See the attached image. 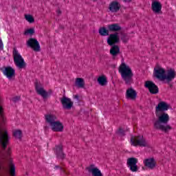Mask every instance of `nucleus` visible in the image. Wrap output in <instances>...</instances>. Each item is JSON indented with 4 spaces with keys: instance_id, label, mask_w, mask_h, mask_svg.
<instances>
[{
    "instance_id": "obj_1",
    "label": "nucleus",
    "mask_w": 176,
    "mask_h": 176,
    "mask_svg": "<svg viewBox=\"0 0 176 176\" xmlns=\"http://www.w3.org/2000/svg\"><path fill=\"white\" fill-rule=\"evenodd\" d=\"M158 119L153 122V127L155 130H160L164 133H168L171 130V126L167 124L170 122V116L167 113H162L160 116H157Z\"/></svg>"
},
{
    "instance_id": "obj_2",
    "label": "nucleus",
    "mask_w": 176,
    "mask_h": 176,
    "mask_svg": "<svg viewBox=\"0 0 176 176\" xmlns=\"http://www.w3.org/2000/svg\"><path fill=\"white\" fill-rule=\"evenodd\" d=\"M119 72L126 85H131L133 82V76H134V74L130 66L124 63H121L119 67Z\"/></svg>"
},
{
    "instance_id": "obj_3",
    "label": "nucleus",
    "mask_w": 176,
    "mask_h": 176,
    "mask_svg": "<svg viewBox=\"0 0 176 176\" xmlns=\"http://www.w3.org/2000/svg\"><path fill=\"white\" fill-rule=\"evenodd\" d=\"M12 56L14 58V63L16 67L19 68V69H23V68H25L27 64L25 63V61H24V58H23V56H21L20 53H19L17 49H13Z\"/></svg>"
},
{
    "instance_id": "obj_4",
    "label": "nucleus",
    "mask_w": 176,
    "mask_h": 176,
    "mask_svg": "<svg viewBox=\"0 0 176 176\" xmlns=\"http://www.w3.org/2000/svg\"><path fill=\"white\" fill-rule=\"evenodd\" d=\"M131 144L133 146H142L144 148L149 146L148 142L142 135L132 136L131 138Z\"/></svg>"
},
{
    "instance_id": "obj_5",
    "label": "nucleus",
    "mask_w": 176,
    "mask_h": 176,
    "mask_svg": "<svg viewBox=\"0 0 176 176\" xmlns=\"http://www.w3.org/2000/svg\"><path fill=\"white\" fill-rule=\"evenodd\" d=\"M0 145H1L3 151H6L8 145H9V134L6 131L0 133Z\"/></svg>"
},
{
    "instance_id": "obj_6",
    "label": "nucleus",
    "mask_w": 176,
    "mask_h": 176,
    "mask_svg": "<svg viewBox=\"0 0 176 176\" xmlns=\"http://www.w3.org/2000/svg\"><path fill=\"white\" fill-rule=\"evenodd\" d=\"M137 163H138V159L135 157H130L127 160V166L132 173H137V171H138V166H137Z\"/></svg>"
},
{
    "instance_id": "obj_7",
    "label": "nucleus",
    "mask_w": 176,
    "mask_h": 176,
    "mask_svg": "<svg viewBox=\"0 0 176 176\" xmlns=\"http://www.w3.org/2000/svg\"><path fill=\"white\" fill-rule=\"evenodd\" d=\"M26 44L28 47H31L34 52H41V45H39V42L36 38H29Z\"/></svg>"
},
{
    "instance_id": "obj_8",
    "label": "nucleus",
    "mask_w": 176,
    "mask_h": 176,
    "mask_svg": "<svg viewBox=\"0 0 176 176\" xmlns=\"http://www.w3.org/2000/svg\"><path fill=\"white\" fill-rule=\"evenodd\" d=\"M35 90L39 96H41L43 98H47L49 97V93L46 91L42 87V84L38 81H36L34 83Z\"/></svg>"
},
{
    "instance_id": "obj_9",
    "label": "nucleus",
    "mask_w": 176,
    "mask_h": 176,
    "mask_svg": "<svg viewBox=\"0 0 176 176\" xmlns=\"http://www.w3.org/2000/svg\"><path fill=\"white\" fill-rule=\"evenodd\" d=\"M120 38H119V33L115 32L114 34H109L107 38V44L109 46L116 45V43H119Z\"/></svg>"
},
{
    "instance_id": "obj_10",
    "label": "nucleus",
    "mask_w": 176,
    "mask_h": 176,
    "mask_svg": "<svg viewBox=\"0 0 176 176\" xmlns=\"http://www.w3.org/2000/svg\"><path fill=\"white\" fill-rule=\"evenodd\" d=\"M144 86L148 89L151 94H157V93H159V87L151 80L146 81Z\"/></svg>"
},
{
    "instance_id": "obj_11",
    "label": "nucleus",
    "mask_w": 176,
    "mask_h": 176,
    "mask_svg": "<svg viewBox=\"0 0 176 176\" xmlns=\"http://www.w3.org/2000/svg\"><path fill=\"white\" fill-rule=\"evenodd\" d=\"M168 108H170V105L167 102L164 101L160 102L155 107L156 116H157L158 112H166V111H168Z\"/></svg>"
},
{
    "instance_id": "obj_12",
    "label": "nucleus",
    "mask_w": 176,
    "mask_h": 176,
    "mask_svg": "<svg viewBox=\"0 0 176 176\" xmlns=\"http://www.w3.org/2000/svg\"><path fill=\"white\" fill-rule=\"evenodd\" d=\"M60 102L64 109H71L74 107V102L71 100V98L63 96L60 98Z\"/></svg>"
},
{
    "instance_id": "obj_13",
    "label": "nucleus",
    "mask_w": 176,
    "mask_h": 176,
    "mask_svg": "<svg viewBox=\"0 0 176 176\" xmlns=\"http://www.w3.org/2000/svg\"><path fill=\"white\" fill-rule=\"evenodd\" d=\"M176 78V72L174 69H169L167 70L166 74H165V77L164 80H166L168 83L170 82H173L174 79Z\"/></svg>"
},
{
    "instance_id": "obj_14",
    "label": "nucleus",
    "mask_w": 176,
    "mask_h": 176,
    "mask_svg": "<svg viewBox=\"0 0 176 176\" xmlns=\"http://www.w3.org/2000/svg\"><path fill=\"white\" fill-rule=\"evenodd\" d=\"M166 76V70L161 67L154 68V76L157 79H160V80H164V77Z\"/></svg>"
},
{
    "instance_id": "obj_15",
    "label": "nucleus",
    "mask_w": 176,
    "mask_h": 176,
    "mask_svg": "<svg viewBox=\"0 0 176 176\" xmlns=\"http://www.w3.org/2000/svg\"><path fill=\"white\" fill-rule=\"evenodd\" d=\"M143 163L145 167L149 168V170H153L156 167V160L153 157H149L143 160Z\"/></svg>"
},
{
    "instance_id": "obj_16",
    "label": "nucleus",
    "mask_w": 176,
    "mask_h": 176,
    "mask_svg": "<svg viewBox=\"0 0 176 176\" xmlns=\"http://www.w3.org/2000/svg\"><path fill=\"white\" fill-rule=\"evenodd\" d=\"M50 127L52 131H55L56 133H60L64 130V125H63V123L60 121H55L50 125Z\"/></svg>"
},
{
    "instance_id": "obj_17",
    "label": "nucleus",
    "mask_w": 176,
    "mask_h": 176,
    "mask_svg": "<svg viewBox=\"0 0 176 176\" xmlns=\"http://www.w3.org/2000/svg\"><path fill=\"white\" fill-rule=\"evenodd\" d=\"M109 10L111 13H118L120 10V3L116 1H113L109 5Z\"/></svg>"
},
{
    "instance_id": "obj_18",
    "label": "nucleus",
    "mask_w": 176,
    "mask_h": 176,
    "mask_svg": "<svg viewBox=\"0 0 176 176\" xmlns=\"http://www.w3.org/2000/svg\"><path fill=\"white\" fill-rule=\"evenodd\" d=\"M3 74L8 79H12V78L16 75V70H14V69H13L12 67H7L3 71Z\"/></svg>"
},
{
    "instance_id": "obj_19",
    "label": "nucleus",
    "mask_w": 176,
    "mask_h": 176,
    "mask_svg": "<svg viewBox=\"0 0 176 176\" xmlns=\"http://www.w3.org/2000/svg\"><path fill=\"white\" fill-rule=\"evenodd\" d=\"M54 151L58 159H65V154L63 151V146L61 145L56 146L55 148H54Z\"/></svg>"
},
{
    "instance_id": "obj_20",
    "label": "nucleus",
    "mask_w": 176,
    "mask_h": 176,
    "mask_svg": "<svg viewBox=\"0 0 176 176\" xmlns=\"http://www.w3.org/2000/svg\"><path fill=\"white\" fill-rule=\"evenodd\" d=\"M126 98L127 100H135L137 98V91L133 88H129L126 89Z\"/></svg>"
},
{
    "instance_id": "obj_21",
    "label": "nucleus",
    "mask_w": 176,
    "mask_h": 176,
    "mask_svg": "<svg viewBox=\"0 0 176 176\" xmlns=\"http://www.w3.org/2000/svg\"><path fill=\"white\" fill-rule=\"evenodd\" d=\"M151 9L154 13H160L162 12V3L157 1H153Z\"/></svg>"
},
{
    "instance_id": "obj_22",
    "label": "nucleus",
    "mask_w": 176,
    "mask_h": 176,
    "mask_svg": "<svg viewBox=\"0 0 176 176\" xmlns=\"http://www.w3.org/2000/svg\"><path fill=\"white\" fill-rule=\"evenodd\" d=\"M45 122L51 126L53 124L56 120H57V116H56L54 114H47L45 116Z\"/></svg>"
},
{
    "instance_id": "obj_23",
    "label": "nucleus",
    "mask_w": 176,
    "mask_h": 176,
    "mask_svg": "<svg viewBox=\"0 0 176 176\" xmlns=\"http://www.w3.org/2000/svg\"><path fill=\"white\" fill-rule=\"evenodd\" d=\"M94 165H91L90 167L88 168V171L91 173L92 176H104L101 173V170L98 169V168H94Z\"/></svg>"
},
{
    "instance_id": "obj_24",
    "label": "nucleus",
    "mask_w": 176,
    "mask_h": 176,
    "mask_svg": "<svg viewBox=\"0 0 176 176\" xmlns=\"http://www.w3.org/2000/svg\"><path fill=\"white\" fill-rule=\"evenodd\" d=\"M110 54L112 55V57H116L119 53H120V47L118 45H110Z\"/></svg>"
},
{
    "instance_id": "obj_25",
    "label": "nucleus",
    "mask_w": 176,
    "mask_h": 176,
    "mask_svg": "<svg viewBox=\"0 0 176 176\" xmlns=\"http://www.w3.org/2000/svg\"><path fill=\"white\" fill-rule=\"evenodd\" d=\"M107 28L111 32H118V31H120V30H122V28L118 23L108 25Z\"/></svg>"
},
{
    "instance_id": "obj_26",
    "label": "nucleus",
    "mask_w": 176,
    "mask_h": 176,
    "mask_svg": "<svg viewBox=\"0 0 176 176\" xmlns=\"http://www.w3.org/2000/svg\"><path fill=\"white\" fill-rule=\"evenodd\" d=\"M98 32L101 36H108L109 35V30H107L105 27L100 28Z\"/></svg>"
},
{
    "instance_id": "obj_27",
    "label": "nucleus",
    "mask_w": 176,
    "mask_h": 176,
    "mask_svg": "<svg viewBox=\"0 0 176 176\" xmlns=\"http://www.w3.org/2000/svg\"><path fill=\"white\" fill-rule=\"evenodd\" d=\"M98 82L100 86H105L108 81L107 80V77L105 76H100L98 78Z\"/></svg>"
},
{
    "instance_id": "obj_28",
    "label": "nucleus",
    "mask_w": 176,
    "mask_h": 176,
    "mask_svg": "<svg viewBox=\"0 0 176 176\" xmlns=\"http://www.w3.org/2000/svg\"><path fill=\"white\" fill-rule=\"evenodd\" d=\"M76 85L78 86V87H85V80L82 78H78L76 80Z\"/></svg>"
},
{
    "instance_id": "obj_29",
    "label": "nucleus",
    "mask_w": 176,
    "mask_h": 176,
    "mask_svg": "<svg viewBox=\"0 0 176 176\" xmlns=\"http://www.w3.org/2000/svg\"><path fill=\"white\" fill-rule=\"evenodd\" d=\"M25 19L28 23H32L35 21V19L32 15L28 14L25 15Z\"/></svg>"
},
{
    "instance_id": "obj_30",
    "label": "nucleus",
    "mask_w": 176,
    "mask_h": 176,
    "mask_svg": "<svg viewBox=\"0 0 176 176\" xmlns=\"http://www.w3.org/2000/svg\"><path fill=\"white\" fill-rule=\"evenodd\" d=\"M34 34H35V30L34 28L28 29L23 33L24 35H34Z\"/></svg>"
},
{
    "instance_id": "obj_31",
    "label": "nucleus",
    "mask_w": 176,
    "mask_h": 176,
    "mask_svg": "<svg viewBox=\"0 0 176 176\" xmlns=\"http://www.w3.org/2000/svg\"><path fill=\"white\" fill-rule=\"evenodd\" d=\"M21 134H22V132L21 130H16L13 133L14 137H16V138H19V140L21 139Z\"/></svg>"
},
{
    "instance_id": "obj_32",
    "label": "nucleus",
    "mask_w": 176,
    "mask_h": 176,
    "mask_svg": "<svg viewBox=\"0 0 176 176\" xmlns=\"http://www.w3.org/2000/svg\"><path fill=\"white\" fill-rule=\"evenodd\" d=\"M10 174L11 176L16 175V168L14 167V165L11 164L10 167Z\"/></svg>"
},
{
    "instance_id": "obj_33",
    "label": "nucleus",
    "mask_w": 176,
    "mask_h": 176,
    "mask_svg": "<svg viewBox=\"0 0 176 176\" xmlns=\"http://www.w3.org/2000/svg\"><path fill=\"white\" fill-rule=\"evenodd\" d=\"M118 134L119 135H121V137H123L124 135H125L124 130H123V129L122 128H120L118 131Z\"/></svg>"
},
{
    "instance_id": "obj_34",
    "label": "nucleus",
    "mask_w": 176,
    "mask_h": 176,
    "mask_svg": "<svg viewBox=\"0 0 176 176\" xmlns=\"http://www.w3.org/2000/svg\"><path fill=\"white\" fill-rule=\"evenodd\" d=\"M121 40L122 41V42H124V43H126V42H127L128 41L127 36L125 34H122Z\"/></svg>"
},
{
    "instance_id": "obj_35",
    "label": "nucleus",
    "mask_w": 176,
    "mask_h": 176,
    "mask_svg": "<svg viewBox=\"0 0 176 176\" xmlns=\"http://www.w3.org/2000/svg\"><path fill=\"white\" fill-rule=\"evenodd\" d=\"M13 102H17V101H20V96H15L12 98Z\"/></svg>"
},
{
    "instance_id": "obj_36",
    "label": "nucleus",
    "mask_w": 176,
    "mask_h": 176,
    "mask_svg": "<svg viewBox=\"0 0 176 176\" xmlns=\"http://www.w3.org/2000/svg\"><path fill=\"white\" fill-rule=\"evenodd\" d=\"M0 116L1 118H3V108H2V107L0 106Z\"/></svg>"
},
{
    "instance_id": "obj_37",
    "label": "nucleus",
    "mask_w": 176,
    "mask_h": 176,
    "mask_svg": "<svg viewBox=\"0 0 176 176\" xmlns=\"http://www.w3.org/2000/svg\"><path fill=\"white\" fill-rule=\"evenodd\" d=\"M10 153H12V151L10 150V148H8L6 151L7 156H10Z\"/></svg>"
},
{
    "instance_id": "obj_38",
    "label": "nucleus",
    "mask_w": 176,
    "mask_h": 176,
    "mask_svg": "<svg viewBox=\"0 0 176 176\" xmlns=\"http://www.w3.org/2000/svg\"><path fill=\"white\" fill-rule=\"evenodd\" d=\"M0 50H3V43L1 39H0Z\"/></svg>"
},
{
    "instance_id": "obj_39",
    "label": "nucleus",
    "mask_w": 176,
    "mask_h": 176,
    "mask_svg": "<svg viewBox=\"0 0 176 176\" xmlns=\"http://www.w3.org/2000/svg\"><path fill=\"white\" fill-rule=\"evenodd\" d=\"M58 168H60V170H61L62 171H65V170H64V168H63L60 167V166H56L54 167V169H55V170H57V169H58Z\"/></svg>"
},
{
    "instance_id": "obj_40",
    "label": "nucleus",
    "mask_w": 176,
    "mask_h": 176,
    "mask_svg": "<svg viewBox=\"0 0 176 176\" xmlns=\"http://www.w3.org/2000/svg\"><path fill=\"white\" fill-rule=\"evenodd\" d=\"M74 98H75L76 100H79V96L78 95H75Z\"/></svg>"
},
{
    "instance_id": "obj_41",
    "label": "nucleus",
    "mask_w": 176,
    "mask_h": 176,
    "mask_svg": "<svg viewBox=\"0 0 176 176\" xmlns=\"http://www.w3.org/2000/svg\"><path fill=\"white\" fill-rule=\"evenodd\" d=\"M57 13H58V14H61V11L60 10H58Z\"/></svg>"
},
{
    "instance_id": "obj_42",
    "label": "nucleus",
    "mask_w": 176,
    "mask_h": 176,
    "mask_svg": "<svg viewBox=\"0 0 176 176\" xmlns=\"http://www.w3.org/2000/svg\"><path fill=\"white\" fill-rule=\"evenodd\" d=\"M124 2H131V0H124Z\"/></svg>"
}]
</instances>
